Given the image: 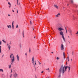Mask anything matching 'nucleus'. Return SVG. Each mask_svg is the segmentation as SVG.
Listing matches in <instances>:
<instances>
[{
  "mask_svg": "<svg viewBox=\"0 0 78 78\" xmlns=\"http://www.w3.org/2000/svg\"><path fill=\"white\" fill-rule=\"evenodd\" d=\"M10 58H11V64H12V63L14 62V61L15 59L14 58V55L12 54H11V55H10Z\"/></svg>",
  "mask_w": 78,
  "mask_h": 78,
  "instance_id": "f257e3e1",
  "label": "nucleus"
},
{
  "mask_svg": "<svg viewBox=\"0 0 78 78\" xmlns=\"http://www.w3.org/2000/svg\"><path fill=\"white\" fill-rule=\"evenodd\" d=\"M59 34L60 36H62V37L64 41H65V38H64V33L62 31H61L59 32Z\"/></svg>",
  "mask_w": 78,
  "mask_h": 78,
  "instance_id": "f03ea898",
  "label": "nucleus"
},
{
  "mask_svg": "<svg viewBox=\"0 0 78 78\" xmlns=\"http://www.w3.org/2000/svg\"><path fill=\"white\" fill-rule=\"evenodd\" d=\"M67 68H68V66H63V67L62 69V73H64V72H65V71H66V69H67Z\"/></svg>",
  "mask_w": 78,
  "mask_h": 78,
  "instance_id": "7ed1b4c3",
  "label": "nucleus"
},
{
  "mask_svg": "<svg viewBox=\"0 0 78 78\" xmlns=\"http://www.w3.org/2000/svg\"><path fill=\"white\" fill-rule=\"evenodd\" d=\"M34 57H33L32 58V64L35 67V66H37L36 63V61H34Z\"/></svg>",
  "mask_w": 78,
  "mask_h": 78,
  "instance_id": "20e7f679",
  "label": "nucleus"
},
{
  "mask_svg": "<svg viewBox=\"0 0 78 78\" xmlns=\"http://www.w3.org/2000/svg\"><path fill=\"white\" fill-rule=\"evenodd\" d=\"M58 31H61L62 30H64L63 28H62V27H58Z\"/></svg>",
  "mask_w": 78,
  "mask_h": 78,
  "instance_id": "39448f33",
  "label": "nucleus"
},
{
  "mask_svg": "<svg viewBox=\"0 0 78 78\" xmlns=\"http://www.w3.org/2000/svg\"><path fill=\"white\" fill-rule=\"evenodd\" d=\"M61 48L62 50H64V45H63L62 44H61Z\"/></svg>",
  "mask_w": 78,
  "mask_h": 78,
  "instance_id": "423d86ee",
  "label": "nucleus"
},
{
  "mask_svg": "<svg viewBox=\"0 0 78 78\" xmlns=\"http://www.w3.org/2000/svg\"><path fill=\"white\" fill-rule=\"evenodd\" d=\"M13 76L14 78H17V74L16 73H15L13 74Z\"/></svg>",
  "mask_w": 78,
  "mask_h": 78,
  "instance_id": "0eeeda50",
  "label": "nucleus"
},
{
  "mask_svg": "<svg viewBox=\"0 0 78 78\" xmlns=\"http://www.w3.org/2000/svg\"><path fill=\"white\" fill-rule=\"evenodd\" d=\"M63 67V66H61V68L59 70V72H60V73H61V72L62 71V67Z\"/></svg>",
  "mask_w": 78,
  "mask_h": 78,
  "instance_id": "6e6552de",
  "label": "nucleus"
},
{
  "mask_svg": "<svg viewBox=\"0 0 78 78\" xmlns=\"http://www.w3.org/2000/svg\"><path fill=\"white\" fill-rule=\"evenodd\" d=\"M12 27L13 30H14V21H13L12 23Z\"/></svg>",
  "mask_w": 78,
  "mask_h": 78,
  "instance_id": "1a4fd4ad",
  "label": "nucleus"
},
{
  "mask_svg": "<svg viewBox=\"0 0 78 78\" xmlns=\"http://www.w3.org/2000/svg\"><path fill=\"white\" fill-rule=\"evenodd\" d=\"M16 58H17L18 61H19V55H17L16 56Z\"/></svg>",
  "mask_w": 78,
  "mask_h": 78,
  "instance_id": "9d476101",
  "label": "nucleus"
},
{
  "mask_svg": "<svg viewBox=\"0 0 78 78\" xmlns=\"http://www.w3.org/2000/svg\"><path fill=\"white\" fill-rule=\"evenodd\" d=\"M7 45L8 46V48L9 49V50H10V48H11V46H10V45L8 44H7Z\"/></svg>",
  "mask_w": 78,
  "mask_h": 78,
  "instance_id": "9b49d317",
  "label": "nucleus"
},
{
  "mask_svg": "<svg viewBox=\"0 0 78 78\" xmlns=\"http://www.w3.org/2000/svg\"><path fill=\"white\" fill-rule=\"evenodd\" d=\"M63 55L64 56V58L65 59H66V55H65V53H63Z\"/></svg>",
  "mask_w": 78,
  "mask_h": 78,
  "instance_id": "f8f14e48",
  "label": "nucleus"
},
{
  "mask_svg": "<svg viewBox=\"0 0 78 78\" xmlns=\"http://www.w3.org/2000/svg\"><path fill=\"white\" fill-rule=\"evenodd\" d=\"M69 32L71 34V35H72V30H69Z\"/></svg>",
  "mask_w": 78,
  "mask_h": 78,
  "instance_id": "ddd939ff",
  "label": "nucleus"
},
{
  "mask_svg": "<svg viewBox=\"0 0 78 78\" xmlns=\"http://www.w3.org/2000/svg\"><path fill=\"white\" fill-rule=\"evenodd\" d=\"M60 16V14L59 13H58L57 15H56L55 16L56 17H59Z\"/></svg>",
  "mask_w": 78,
  "mask_h": 78,
  "instance_id": "4468645a",
  "label": "nucleus"
},
{
  "mask_svg": "<svg viewBox=\"0 0 78 78\" xmlns=\"http://www.w3.org/2000/svg\"><path fill=\"white\" fill-rule=\"evenodd\" d=\"M7 27L8 28H11V26L10 25H7Z\"/></svg>",
  "mask_w": 78,
  "mask_h": 78,
  "instance_id": "2eb2a0df",
  "label": "nucleus"
},
{
  "mask_svg": "<svg viewBox=\"0 0 78 78\" xmlns=\"http://www.w3.org/2000/svg\"><path fill=\"white\" fill-rule=\"evenodd\" d=\"M54 6L56 8H57V9H58V6L57 5H55Z\"/></svg>",
  "mask_w": 78,
  "mask_h": 78,
  "instance_id": "dca6fc26",
  "label": "nucleus"
},
{
  "mask_svg": "<svg viewBox=\"0 0 78 78\" xmlns=\"http://www.w3.org/2000/svg\"><path fill=\"white\" fill-rule=\"evenodd\" d=\"M8 4L9 5H10L9 6V8H11V3H10V2H9Z\"/></svg>",
  "mask_w": 78,
  "mask_h": 78,
  "instance_id": "f3484780",
  "label": "nucleus"
},
{
  "mask_svg": "<svg viewBox=\"0 0 78 78\" xmlns=\"http://www.w3.org/2000/svg\"><path fill=\"white\" fill-rule=\"evenodd\" d=\"M0 72H3V70L2 69H0Z\"/></svg>",
  "mask_w": 78,
  "mask_h": 78,
  "instance_id": "a211bd4d",
  "label": "nucleus"
},
{
  "mask_svg": "<svg viewBox=\"0 0 78 78\" xmlns=\"http://www.w3.org/2000/svg\"><path fill=\"white\" fill-rule=\"evenodd\" d=\"M70 2L71 3H73V0H71L70 1Z\"/></svg>",
  "mask_w": 78,
  "mask_h": 78,
  "instance_id": "6ab92c4d",
  "label": "nucleus"
},
{
  "mask_svg": "<svg viewBox=\"0 0 78 78\" xmlns=\"http://www.w3.org/2000/svg\"><path fill=\"white\" fill-rule=\"evenodd\" d=\"M23 37H24V33L23 32Z\"/></svg>",
  "mask_w": 78,
  "mask_h": 78,
  "instance_id": "aec40b11",
  "label": "nucleus"
},
{
  "mask_svg": "<svg viewBox=\"0 0 78 78\" xmlns=\"http://www.w3.org/2000/svg\"><path fill=\"white\" fill-rule=\"evenodd\" d=\"M68 68H69V72L70 71V66H68Z\"/></svg>",
  "mask_w": 78,
  "mask_h": 78,
  "instance_id": "412c9836",
  "label": "nucleus"
},
{
  "mask_svg": "<svg viewBox=\"0 0 78 78\" xmlns=\"http://www.w3.org/2000/svg\"><path fill=\"white\" fill-rule=\"evenodd\" d=\"M12 77V74L10 75V78H11Z\"/></svg>",
  "mask_w": 78,
  "mask_h": 78,
  "instance_id": "4be33fe9",
  "label": "nucleus"
},
{
  "mask_svg": "<svg viewBox=\"0 0 78 78\" xmlns=\"http://www.w3.org/2000/svg\"><path fill=\"white\" fill-rule=\"evenodd\" d=\"M76 34H77L76 35V36H78V31H77V33H75Z\"/></svg>",
  "mask_w": 78,
  "mask_h": 78,
  "instance_id": "5701e85b",
  "label": "nucleus"
},
{
  "mask_svg": "<svg viewBox=\"0 0 78 78\" xmlns=\"http://www.w3.org/2000/svg\"><path fill=\"white\" fill-rule=\"evenodd\" d=\"M2 41L3 42H4V43H6V41H5L4 40H2Z\"/></svg>",
  "mask_w": 78,
  "mask_h": 78,
  "instance_id": "b1692460",
  "label": "nucleus"
},
{
  "mask_svg": "<svg viewBox=\"0 0 78 78\" xmlns=\"http://www.w3.org/2000/svg\"><path fill=\"white\" fill-rule=\"evenodd\" d=\"M0 52L2 53V51H1V46H0Z\"/></svg>",
  "mask_w": 78,
  "mask_h": 78,
  "instance_id": "393cba45",
  "label": "nucleus"
},
{
  "mask_svg": "<svg viewBox=\"0 0 78 78\" xmlns=\"http://www.w3.org/2000/svg\"><path fill=\"white\" fill-rule=\"evenodd\" d=\"M9 69H11V65H9Z\"/></svg>",
  "mask_w": 78,
  "mask_h": 78,
  "instance_id": "a878e982",
  "label": "nucleus"
},
{
  "mask_svg": "<svg viewBox=\"0 0 78 78\" xmlns=\"http://www.w3.org/2000/svg\"><path fill=\"white\" fill-rule=\"evenodd\" d=\"M65 29H66V33L67 34V29H66V27H65Z\"/></svg>",
  "mask_w": 78,
  "mask_h": 78,
  "instance_id": "bb28decb",
  "label": "nucleus"
},
{
  "mask_svg": "<svg viewBox=\"0 0 78 78\" xmlns=\"http://www.w3.org/2000/svg\"><path fill=\"white\" fill-rule=\"evenodd\" d=\"M16 28H18V25H17L16 27Z\"/></svg>",
  "mask_w": 78,
  "mask_h": 78,
  "instance_id": "cd10ccee",
  "label": "nucleus"
},
{
  "mask_svg": "<svg viewBox=\"0 0 78 78\" xmlns=\"http://www.w3.org/2000/svg\"><path fill=\"white\" fill-rule=\"evenodd\" d=\"M38 63H39V64L40 65L41 64V62H38Z\"/></svg>",
  "mask_w": 78,
  "mask_h": 78,
  "instance_id": "c85d7f7f",
  "label": "nucleus"
},
{
  "mask_svg": "<svg viewBox=\"0 0 78 78\" xmlns=\"http://www.w3.org/2000/svg\"><path fill=\"white\" fill-rule=\"evenodd\" d=\"M25 55H26V56H27V53H25Z\"/></svg>",
  "mask_w": 78,
  "mask_h": 78,
  "instance_id": "c756f323",
  "label": "nucleus"
},
{
  "mask_svg": "<svg viewBox=\"0 0 78 78\" xmlns=\"http://www.w3.org/2000/svg\"><path fill=\"white\" fill-rule=\"evenodd\" d=\"M57 60L59 59V57H57Z\"/></svg>",
  "mask_w": 78,
  "mask_h": 78,
  "instance_id": "7c9ffc66",
  "label": "nucleus"
},
{
  "mask_svg": "<svg viewBox=\"0 0 78 78\" xmlns=\"http://www.w3.org/2000/svg\"><path fill=\"white\" fill-rule=\"evenodd\" d=\"M8 16H11V15L8 14Z\"/></svg>",
  "mask_w": 78,
  "mask_h": 78,
  "instance_id": "2f4dec72",
  "label": "nucleus"
},
{
  "mask_svg": "<svg viewBox=\"0 0 78 78\" xmlns=\"http://www.w3.org/2000/svg\"><path fill=\"white\" fill-rule=\"evenodd\" d=\"M17 4H18V5H19V4H18V0H17Z\"/></svg>",
  "mask_w": 78,
  "mask_h": 78,
  "instance_id": "473e14b6",
  "label": "nucleus"
},
{
  "mask_svg": "<svg viewBox=\"0 0 78 78\" xmlns=\"http://www.w3.org/2000/svg\"><path fill=\"white\" fill-rule=\"evenodd\" d=\"M30 24H31V21H30Z\"/></svg>",
  "mask_w": 78,
  "mask_h": 78,
  "instance_id": "72a5a7b5",
  "label": "nucleus"
},
{
  "mask_svg": "<svg viewBox=\"0 0 78 78\" xmlns=\"http://www.w3.org/2000/svg\"><path fill=\"white\" fill-rule=\"evenodd\" d=\"M47 70H49V68H48L47 69Z\"/></svg>",
  "mask_w": 78,
  "mask_h": 78,
  "instance_id": "f704fd0d",
  "label": "nucleus"
},
{
  "mask_svg": "<svg viewBox=\"0 0 78 78\" xmlns=\"http://www.w3.org/2000/svg\"><path fill=\"white\" fill-rule=\"evenodd\" d=\"M43 72H44V71H42L41 72V73H43Z\"/></svg>",
  "mask_w": 78,
  "mask_h": 78,
  "instance_id": "c9c22d12",
  "label": "nucleus"
},
{
  "mask_svg": "<svg viewBox=\"0 0 78 78\" xmlns=\"http://www.w3.org/2000/svg\"><path fill=\"white\" fill-rule=\"evenodd\" d=\"M0 45H2V44H1V41H0Z\"/></svg>",
  "mask_w": 78,
  "mask_h": 78,
  "instance_id": "e433bc0d",
  "label": "nucleus"
},
{
  "mask_svg": "<svg viewBox=\"0 0 78 78\" xmlns=\"http://www.w3.org/2000/svg\"><path fill=\"white\" fill-rule=\"evenodd\" d=\"M34 27L33 26V30H34Z\"/></svg>",
  "mask_w": 78,
  "mask_h": 78,
  "instance_id": "4c0bfd02",
  "label": "nucleus"
},
{
  "mask_svg": "<svg viewBox=\"0 0 78 78\" xmlns=\"http://www.w3.org/2000/svg\"><path fill=\"white\" fill-rule=\"evenodd\" d=\"M67 58H68V59H69V57H67Z\"/></svg>",
  "mask_w": 78,
  "mask_h": 78,
  "instance_id": "58836bf2",
  "label": "nucleus"
},
{
  "mask_svg": "<svg viewBox=\"0 0 78 78\" xmlns=\"http://www.w3.org/2000/svg\"><path fill=\"white\" fill-rule=\"evenodd\" d=\"M3 56H4V55H2V57H3Z\"/></svg>",
  "mask_w": 78,
  "mask_h": 78,
  "instance_id": "ea45409f",
  "label": "nucleus"
},
{
  "mask_svg": "<svg viewBox=\"0 0 78 78\" xmlns=\"http://www.w3.org/2000/svg\"><path fill=\"white\" fill-rule=\"evenodd\" d=\"M11 73H12V69L11 70Z\"/></svg>",
  "mask_w": 78,
  "mask_h": 78,
  "instance_id": "a19ab883",
  "label": "nucleus"
},
{
  "mask_svg": "<svg viewBox=\"0 0 78 78\" xmlns=\"http://www.w3.org/2000/svg\"><path fill=\"white\" fill-rule=\"evenodd\" d=\"M59 77H61V75H59Z\"/></svg>",
  "mask_w": 78,
  "mask_h": 78,
  "instance_id": "79ce46f5",
  "label": "nucleus"
},
{
  "mask_svg": "<svg viewBox=\"0 0 78 78\" xmlns=\"http://www.w3.org/2000/svg\"><path fill=\"white\" fill-rule=\"evenodd\" d=\"M12 11H13V12H14V10H12Z\"/></svg>",
  "mask_w": 78,
  "mask_h": 78,
  "instance_id": "37998d69",
  "label": "nucleus"
},
{
  "mask_svg": "<svg viewBox=\"0 0 78 78\" xmlns=\"http://www.w3.org/2000/svg\"><path fill=\"white\" fill-rule=\"evenodd\" d=\"M30 50H29V51H30Z\"/></svg>",
  "mask_w": 78,
  "mask_h": 78,
  "instance_id": "c03bdc74",
  "label": "nucleus"
},
{
  "mask_svg": "<svg viewBox=\"0 0 78 78\" xmlns=\"http://www.w3.org/2000/svg\"><path fill=\"white\" fill-rule=\"evenodd\" d=\"M48 78H50V77H48Z\"/></svg>",
  "mask_w": 78,
  "mask_h": 78,
  "instance_id": "a18cd8bd",
  "label": "nucleus"
},
{
  "mask_svg": "<svg viewBox=\"0 0 78 78\" xmlns=\"http://www.w3.org/2000/svg\"><path fill=\"white\" fill-rule=\"evenodd\" d=\"M68 61H69V59H68Z\"/></svg>",
  "mask_w": 78,
  "mask_h": 78,
  "instance_id": "49530a36",
  "label": "nucleus"
},
{
  "mask_svg": "<svg viewBox=\"0 0 78 78\" xmlns=\"http://www.w3.org/2000/svg\"><path fill=\"white\" fill-rule=\"evenodd\" d=\"M68 37H69V36Z\"/></svg>",
  "mask_w": 78,
  "mask_h": 78,
  "instance_id": "de8ad7c7",
  "label": "nucleus"
},
{
  "mask_svg": "<svg viewBox=\"0 0 78 78\" xmlns=\"http://www.w3.org/2000/svg\"><path fill=\"white\" fill-rule=\"evenodd\" d=\"M53 52H51V53H53Z\"/></svg>",
  "mask_w": 78,
  "mask_h": 78,
  "instance_id": "09e8293b",
  "label": "nucleus"
},
{
  "mask_svg": "<svg viewBox=\"0 0 78 78\" xmlns=\"http://www.w3.org/2000/svg\"><path fill=\"white\" fill-rule=\"evenodd\" d=\"M49 45H50V44H49Z\"/></svg>",
  "mask_w": 78,
  "mask_h": 78,
  "instance_id": "8fccbe9b",
  "label": "nucleus"
},
{
  "mask_svg": "<svg viewBox=\"0 0 78 78\" xmlns=\"http://www.w3.org/2000/svg\"><path fill=\"white\" fill-rule=\"evenodd\" d=\"M17 13H18V11H17Z\"/></svg>",
  "mask_w": 78,
  "mask_h": 78,
  "instance_id": "3c124183",
  "label": "nucleus"
},
{
  "mask_svg": "<svg viewBox=\"0 0 78 78\" xmlns=\"http://www.w3.org/2000/svg\"><path fill=\"white\" fill-rule=\"evenodd\" d=\"M72 59H71V61H72Z\"/></svg>",
  "mask_w": 78,
  "mask_h": 78,
  "instance_id": "603ef678",
  "label": "nucleus"
},
{
  "mask_svg": "<svg viewBox=\"0 0 78 78\" xmlns=\"http://www.w3.org/2000/svg\"><path fill=\"white\" fill-rule=\"evenodd\" d=\"M7 0V1H8V0Z\"/></svg>",
  "mask_w": 78,
  "mask_h": 78,
  "instance_id": "864d4df0",
  "label": "nucleus"
},
{
  "mask_svg": "<svg viewBox=\"0 0 78 78\" xmlns=\"http://www.w3.org/2000/svg\"><path fill=\"white\" fill-rule=\"evenodd\" d=\"M66 64H67V62H66Z\"/></svg>",
  "mask_w": 78,
  "mask_h": 78,
  "instance_id": "5fc2aeb1",
  "label": "nucleus"
}]
</instances>
